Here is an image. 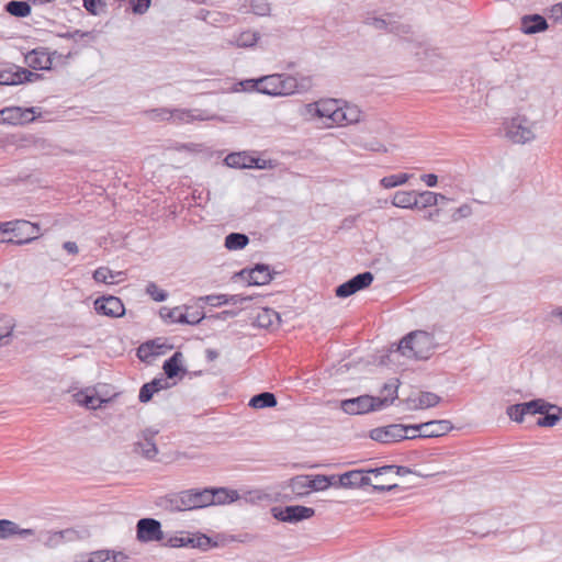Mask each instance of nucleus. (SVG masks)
<instances>
[{
	"mask_svg": "<svg viewBox=\"0 0 562 562\" xmlns=\"http://www.w3.org/2000/svg\"><path fill=\"white\" fill-rule=\"evenodd\" d=\"M526 414L536 415L544 414L548 409H555L562 413V407L547 402L543 398H536L530 402L522 403Z\"/></svg>",
	"mask_w": 562,
	"mask_h": 562,
	"instance_id": "31",
	"label": "nucleus"
},
{
	"mask_svg": "<svg viewBox=\"0 0 562 562\" xmlns=\"http://www.w3.org/2000/svg\"><path fill=\"white\" fill-rule=\"evenodd\" d=\"M153 391L159 392L161 390H166L170 386L167 378H159L154 379L153 381L148 382Z\"/></svg>",
	"mask_w": 562,
	"mask_h": 562,
	"instance_id": "63",
	"label": "nucleus"
},
{
	"mask_svg": "<svg viewBox=\"0 0 562 562\" xmlns=\"http://www.w3.org/2000/svg\"><path fill=\"white\" fill-rule=\"evenodd\" d=\"M34 108H4L0 110V123L10 125H23L34 121Z\"/></svg>",
	"mask_w": 562,
	"mask_h": 562,
	"instance_id": "12",
	"label": "nucleus"
},
{
	"mask_svg": "<svg viewBox=\"0 0 562 562\" xmlns=\"http://www.w3.org/2000/svg\"><path fill=\"white\" fill-rule=\"evenodd\" d=\"M289 487L297 496L307 495L310 490V475H296L289 481Z\"/></svg>",
	"mask_w": 562,
	"mask_h": 562,
	"instance_id": "36",
	"label": "nucleus"
},
{
	"mask_svg": "<svg viewBox=\"0 0 562 562\" xmlns=\"http://www.w3.org/2000/svg\"><path fill=\"white\" fill-rule=\"evenodd\" d=\"M373 279H374L373 274L370 271H366L362 273H358L350 280L355 284L353 286H355L356 291L358 292L360 290L368 288L372 283Z\"/></svg>",
	"mask_w": 562,
	"mask_h": 562,
	"instance_id": "47",
	"label": "nucleus"
},
{
	"mask_svg": "<svg viewBox=\"0 0 562 562\" xmlns=\"http://www.w3.org/2000/svg\"><path fill=\"white\" fill-rule=\"evenodd\" d=\"M392 204L402 209H414L418 206L417 193L415 191H397L395 192Z\"/></svg>",
	"mask_w": 562,
	"mask_h": 562,
	"instance_id": "30",
	"label": "nucleus"
},
{
	"mask_svg": "<svg viewBox=\"0 0 562 562\" xmlns=\"http://www.w3.org/2000/svg\"><path fill=\"white\" fill-rule=\"evenodd\" d=\"M18 524L9 519H0V539L7 540L18 535Z\"/></svg>",
	"mask_w": 562,
	"mask_h": 562,
	"instance_id": "46",
	"label": "nucleus"
},
{
	"mask_svg": "<svg viewBox=\"0 0 562 562\" xmlns=\"http://www.w3.org/2000/svg\"><path fill=\"white\" fill-rule=\"evenodd\" d=\"M547 29V20L540 14L525 15L521 18L520 30L525 34H536Z\"/></svg>",
	"mask_w": 562,
	"mask_h": 562,
	"instance_id": "24",
	"label": "nucleus"
},
{
	"mask_svg": "<svg viewBox=\"0 0 562 562\" xmlns=\"http://www.w3.org/2000/svg\"><path fill=\"white\" fill-rule=\"evenodd\" d=\"M124 273L122 271L114 272L108 267H99L93 272V280L95 282H101L105 284H113L116 282L117 277H122Z\"/></svg>",
	"mask_w": 562,
	"mask_h": 562,
	"instance_id": "37",
	"label": "nucleus"
},
{
	"mask_svg": "<svg viewBox=\"0 0 562 562\" xmlns=\"http://www.w3.org/2000/svg\"><path fill=\"white\" fill-rule=\"evenodd\" d=\"M145 292L155 302H164L168 297V293L165 290L160 289L155 282H148Z\"/></svg>",
	"mask_w": 562,
	"mask_h": 562,
	"instance_id": "50",
	"label": "nucleus"
},
{
	"mask_svg": "<svg viewBox=\"0 0 562 562\" xmlns=\"http://www.w3.org/2000/svg\"><path fill=\"white\" fill-rule=\"evenodd\" d=\"M151 0H133L132 10L135 14H144L150 7Z\"/></svg>",
	"mask_w": 562,
	"mask_h": 562,
	"instance_id": "60",
	"label": "nucleus"
},
{
	"mask_svg": "<svg viewBox=\"0 0 562 562\" xmlns=\"http://www.w3.org/2000/svg\"><path fill=\"white\" fill-rule=\"evenodd\" d=\"M248 243V236L241 233H231L225 238V247L229 250L243 249Z\"/></svg>",
	"mask_w": 562,
	"mask_h": 562,
	"instance_id": "39",
	"label": "nucleus"
},
{
	"mask_svg": "<svg viewBox=\"0 0 562 562\" xmlns=\"http://www.w3.org/2000/svg\"><path fill=\"white\" fill-rule=\"evenodd\" d=\"M206 493L204 488L186 490L165 496L161 498L160 505L169 512L192 510L206 507L205 503L209 501V494Z\"/></svg>",
	"mask_w": 562,
	"mask_h": 562,
	"instance_id": "3",
	"label": "nucleus"
},
{
	"mask_svg": "<svg viewBox=\"0 0 562 562\" xmlns=\"http://www.w3.org/2000/svg\"><path fill=\"white\" fill-rule=\"evenodd\" d=\"M204 492L209 494V501L205 503L206 506L231 504L239 498L236 490L226 487H205Z\"/></svg>",
	"mask_w": 562,
	"mask_h": 562,
	"instance_id": "20",
	"label": "nucleus"
},
{
	"mask_svg": "<svg viewBox=\"0 0 562 562\" xmlns=\"http://www.w3.org/2000/svg\"><path fill=\"white\" fill-rule=\"evenodd\" d=\"M169 108H156L143 111V115L153 122L170 121Z\"/></svg>",
	"mask_w": 562,
	"mask_h": 562,
	"instance_id": "42",
	"label": "nucleus"
},
{
	"mask_svg": "<svg viewBox=\"0 0 562 562\" xmlns=\"http://www.w3.org/2000/svg\"><path fill=\"white\" fill-rule=\"evenodd\" d=\"M361 119V111L357 105H340L339 112L336 113V124L347 125L358 123Z\"/></svg>",
	"mask_w": 562,
	"mask_h": 562,
	"instance_id": "26",
	"label": "nucleus"
},
{
	"mask_svg": "<svg viewBox=\"0 0 562 562\" xmlns=\"http://www.w3.org/2000/svg\"><path fill=\"white\" fill-rule=\"evenodd\" d=\"M136 532L140 542H154L164 539L161 524L154 518L139 519L136 525Z\"/></svg>",
	"mask_w": 562,
	"mask_h": 562,
	"instance_id": "13",
	"label": "nucleus"
},
{
	"mask_svg": "<svg viewBox=\"0 0 562 562\" xmlns=\"http://www.w3.org/2000/svg\"><path fill=\"white\" fill-rule=\"evenodd\" d=\"M307 109L308 112L314 111L318 117L328 120L330 123H327V126H331L336 124V113L339 112L340 105L338 100L328 99L308 104Z\"/></svg>",
	"mask_w": 562,
	"mask_h": 562,
	"instance_id": "18",
	"label": "nucleus"
},
{
	"mask_svg": "<svg viewBox=\"0 0 562 562\" xmlns=\"http://www.w3.org/2000/svg\"><path fill=\"white\" fill-rule=\"evenodd\" d=\"M205 302L211 306H222L228 304L227 294L207 295Z\"/></svg>",
	"mask_w": 562,
	"mask_h": 562,
	"instance_id": "59",
	"label": "nucleus"
},
{
	"mask_svg": "<svg viewBox=\"0 0 562 562\" xmlns=\"http://www.w3.org/2000/svg\"><path fill=\"white\" fill-rule=\"evenodd\" d=\"M183 355L180 351H176L169 359L164 362L162 369L167 379H173L179 373H186L187 370L182 366Z\"/></svg>",
	"mask_w": 562,
	"mask_h": 562,
	"instance_id": "27",
	"label": "nucleus"
},
{
	"mask_svg": "<svg viewBox=\"0 0 562 562\" xmlns=\"http://www.w3.org/2000/svg\"><path fill=\"white\" fill-rule=\"evenodd\" d=\"M5 11L16 18H25L31 13V5L26 1L12 0L5 4Z\"/></svg>",
	"mask_w": 562,
	"mask_h": 562,
	"instance_id": "38",
	"label": "nucleus"
},
{
	"mask_svg": "<svg viewBox=\"0 0 562 562\" xmlns=\"http://www.w3.org/2000/svg\"><path fill=\"white\" fill-rule=\"evenodd\" d=\"M59 538L61 540V544L77 542L86 540L90 537L89 529L81 528H66L64 530H59Z\"/></svg>",
	"mask_w": 562,
	"mask_h": 562,
	"instance_id": "32",
	"label": "nucleus"
},
{
	"mask_svg": "<svg viewBox=\"0 0 562 562\" xmlns=\"http://www.w3.org/2000/svg\"><path fill=\"white\" fill-rule=\"evenodd\" d=\"M15 324L12 317L0 315V340L10 337Z\"/></svg>",
	"mask_w": 562,
	"mask_h": 562,
	"instance_id": "51",
	"label": "nucleus"
},
{
	"mask_svg": "<svg viewBox=\"0 0 562 562\" xmlns=\"http://www.w3.org/2000/svg\"><path fill=\"white\" fill-rule=\"evenodd\" d=\"M83 7L90 14L97 15L99 14L98 8H104L105 2L104 0H83Z\"/></svg>",
	"mask_w": 562,
	"mask_h": 562,
	"instance_id": "58",
	"label": "nucleus"
},
{
	"mask_svg": "<svg viewBox=\"0 0 562 562\" xmlns=\"http://www.w3.org/2000/svg\"><path fill=\"white\" fill-rule=\"evenodd\" d=\"M239 276L247 280L249 285H265L273 279L270 267L265 263H257L251 269H243Z\"/></svg>",
	"mask_w": 562,
	"mask_h": 562,
	"instance_id": "17",
	"label": "nucleus"
},
{
	"mask_svg": "<svg viewBox=\"0 0 562 562\" xmlns=\"http://www.w3.org/2000/svg\"><path fill=\"white\" fill-rule=\"evenodd\" d=\"M127 555L121 551L98 550L81 554L75 562H126Z\"/></svg>",
	"mask_w": 562,
	"mask_h": 562,
	"instance_id": "19",
	"label": "nucleus"
},
{
	"mask_svg": "<svg viewBox=\"0 0 562 562\" xmlns=\"http://www.w3.org/2000/svg\"><path fill=\"white\" fill-rule=\"evenodd\" d=\"M364 24L397 36H407L412 32L411 26L400 22L394 13H385L382 16H368L364 20Z\"/></svg>",
	"mask_w": 562,
	"mask_h": 562,
	"instance_id": "8",
	"label": "nucleus"
},
{
	"mask_svg": "<svg viewBox=\"0 0 562 562\" xmlns=\"http://www.w3.org/2000/svg\"><path fill=\"white\" fill-rule=\"evenodd\" d=\"M390 400H381L380 396L361 395L340 402V408L349 415H361L380 411L389 406Z\"/></svg>",
	"mask_w": 562,
	"mask_h": 562,
	"instance_id": "5",
	"label": "nucleus"
},
{
	"mask_svg": "<svg viewBox=\"0 0 562 562\" xmlns=\"http://www.w3.org/2000/svg\"><path fill=\"white\" fill-rule=\"evenodd\" d=\"M255 324L261 328H272L280 324V315L272 308H261L255 318Z\"/></svg>",
	"mask_w": 562,
	"mask_h": 562,
	"instance_id": "28",
	"label": "nucleus"
},
{
	"mask_svg": "<svg viewBox=\"0 0 562 562\" xmlns=\"http://www.w3.org/2000/svg\"><path fill=\"white\" fill-rule=\"evenodd\" d=\"M335 476H326L323 474L310 475V490L324 491L330 485H334L333 480Z\"/></svg>",
	"mask_w": 562,
	"mask_h": 562,
	"instance_id": "41",
	"label": "nucleus"
},
{
	"mask_svg": "<svg viewBox=\"0 0 562 562\" xmlns=\"http://www.w3.org/2000/svg\"><path fill=\"white\" fill-rule=\"evenodd\" d=\"M414 431H419L416 438H434L446 435L452 429V424L449 420H430L427 423L409 425Z\"/></svg>",
	"mask_w": 562,
	"mask_h": 562,
	"instance_id": "14",
	"label": "nucleus"
},
{
	"mask_svg": "<svg viewBox=\"0 0 562 562\" xmlns=\"http://www.w3.org/2000/svg\"><path fill=\"white\" fill-rule=\"evenodd\" d=\"M547 122L543 106H530L505 123L506 137L515 144H527L538 138Z\"/></svg>",
	"mask_w": 562,
	"mask_h": 562,
	"instance_id": "1",
	"label": "nucleus"
},
{
	"mask_svg": "<svg viewBox=\"0 0 562 562\" xmlns=\"http://www.w3.org/2000/svg\"><path fill=\"white\" fill-rule=\"evenodd\" d=\"M60 37L63 38H67V40H78V38H89V40H94V35L92 32H89V31H81V30H75L74 32H66V33H63L59 35Z\"/></svg>",
	"mask_w": 562,
	"mask_h": 562,
	"instance_id": "57",
	"label": "nucleus"
},
{
	"mask_svg": "<svg viewBox=\"0 0 562 562\" xmlns=\"http://www.w3.org/2000/svg\"><path fill=\"white\" fill-rule=\"evenodd\" d=\"M168 544L172 548L188 547L187 537H172L168 540Z\"/></svg>",
	"mask_w": 562,
	"mask_h": 562,
	"instance_id": "64",
	"label": "nucleus"
},
{
	"mask_svg": "<svg viewBox=\"0 0 562 562\" xmlns=\"http://www.w3.org/2000/svg\"><path fill=\"white\" fill-rule=\"evenodd\" d=\"M277 397L273 393L262 392L252 396L249 401V406L252 408H268L277 405Z\"/></svg>",
	"mask_w": 562,
	"mask_h": 562,
	"instance_id": "35",
	"label": "nucleus"
},
{
	"mask_svg": "<svg viewBox=\"0 0 562 562\" xmlns=\"http://www.w3.org/2000/svg\"><path fill=\"white\" fill-rule=\"evenodd\" d=\"M77 404L85 406L89 409H98L102 407V404L106 403L108 400L101 398L93 389H86L77 392L74 395Z\"/></svg>",
	"mask_w": 562,
	"mask_h": 562,
	"instance_id": "23",
	"label": "nucleus"
},
{
	"mask_svg": "<svg viewBox=\"0 0 562 562\" xmlns=\"http://www.w3.org/2000/svg\"><path fill=\"white\" fill-rule=\"evenodd\" d=\"M435 348V337L424 330L412 331L398 345L400 352L407 358L428 359Z\"/></svg>",
	"mask_w": 562,
	"mask_h": 562,
	"instance_id": "4",
	"label": "nucleus"
},
{
	"mask_svg": "<svg viewBox=\"0 0 562 562\" xmlns=\"http://www.w3.org/2000/svg\"><path fill=\"white\" fill-rule=\"evenodd\" d=\"M409 425L391 424L370 430V438L382 443L397 442L404 439H416V435H409Z\"/></svg>",
	"mask_w": 562,
	"mask_h": 562,
	"instance_id": "7",
	"label": "nucleus"
},
{
	"mask_svg": "<svg viewBox=\"0 0 562 562\" xmlns=\"http://www.w3.org/2000/svg\"><path fill=\"white\" fill-rule=\"evenodd\" d=\"M315 515V510L312 507L302 505H290L283 508H272V516L279 521L283 522H299L305 519H310Z\"/></svg>",
	"mask_w": 562,
	"mask_h": 562,
	"instance_id": "11",
	"label": "nucleus"
},
{
	"mask_svg": "<svg viewBox=\"0 0 562 562\" xmlns=\"http://www.w3.org/2000/svg\"><path fill=\"white\" fill-rule=\"evenodd\" d=\"M224 162L226 166L236 169H245V168H257L265 169L267 168V161L260 159L258 157H254L248 155L246 151L239 153H231L228 154Z\"/></svg>",
	"mask_w": 562,
	"mask_h": 562,
	"instance_id": "15",
	"label": "nucleus"
},
{
	"mask_svg": "<svg viewBox=\"0 0 562 562\" xmlns=\"http://www.w3.org/2000/svg\"><path fill=\"white\" fill-rule=\"evenodd\" d=\"M158 430L151 427L143 429L136 436L133 443V453L140 456L147 460H154L158 454V447L155 441Z\"/></svg>",
	"mask_w": 562,
	"mask_h": 562,
	"instance_id": "10",
	"label": "nucleus"
},
{
	"mask_svg": "<svg viewBox=\"0 0 562 562\" xmlns=\"http://www.w3.org/2000/svg\"><path fill=\"white\" fill-rule=\"evenodd\" d=\"M371 480L366 475L364 470H351L339 475L338 486L345 488L362 487L370 485Z\"/></svg>",
	"mask_w": 562,
	"mask_h": 562,
	"instance_id": "21",
	"label": "nucleus"
},
{
	"mask_svg": "<svg viewBox=\"0 0 562 562\" xmlns=\"http://www.w3.org/2000/svg\"><path fill=\"white\" fill-rule=\"evenodd\" d=\"M25 64L36 70H48L53 61L46 49L35 48L25 55Z\"/></svg>",
	"mask_w": 562,
	"mask_h": 562,
	"instance_id": "22",
	"label": "nucleus"
},
{
	"mask_svg": "<svg viewBox=\"0 0 562 562\" xmlns=\"http://www.w3.org/2000/svg\"><path fill=\"white\" fill-rule=\"evenodd\" d=\"M543 416L538 418L537 426L539 427H553L555 426L560 419L562 418V413L555 409H548L547 413L542 414Z\"/></svg>",
	"mask_w": 562,
	"mask_h": 562,
	"instance_id": "43",
	"label": "nucleus"
},
{
	"mask_svg": "<svg viewBox=\"0 0 562 562\" xmlns=\"http://www.w3.org/2000/svg\"><path fill=\"white\" fill-rule=\"evenodd\" d=\"M353 285L355 284L351 280H348L347 282L338 285L335 293L338 297H348L357 292Z\"/></svg>",
	"mask_w": 562,
	"mask_h": 562,
	"instance_id": "56",
	"label": "nucleus"
},
{
	"mask_svg": "<svg viewBox=\"0 0 562 562\" xmlns=\"http://www.w3.org/2000/svg\"><path fill=\"white\" fill-rule=\"evenodd\" d=\"M170 121L178 124L191 123L195 120L203 121L207 119L202 114L195 115L193 114V111L188 109H170Z\"/></svg>",
	"mask_w": 562,
	"mask_h": 562,
	"instance_id": "34",
	"label": "nucleus"
},
{
	"mask_svg": "<svg viewBox=\"0 0 562 562\" xmlns=\"http://www.w3.org/2000/svg\"><path fill=\"white\" fill-rule=\"evenodd\" d=\"M159 315L169 324H183V322H188V313L183 312L181 306H176L173 308L164 306L160 308Z\"/></svg>",
	"mask_w": 562,
	"mask_h": 562,
	"instance_id": "33",
	"label": "nucleus"
},
{
	"mask_svg": "<svg viewBox=\"0 0 562 562\" xmlns=\"http://www.w3.org/2000/svg\"><path fill=\"white\" fill-rule=\"evenodd\" d=\"M312 85V78L308 76L288 74H272L255 80L258 92L272 97L306 92Z\"/></svg>",
	"mask_w": 562,
	"mask_h": 562,
	"instance_id": "2",
	"label": "nucleus"
},
{
	"mask_svg": "<svg viewBox=\"0 0 562 562\" xmlns=\"http://www.w3.org/2000/svg\"><path fill=\"white\" fill-rule=\"evenodd\" d=\"M250 8L256 15L265 16L270 12V4L267 0H251Z\"/></svg>",
	"mask_w": 562,
	"mask_h": 562,
	"instance_id": "53",
	"label": "nucleus"
},
{
	"mask_svg": "<svg viewBox=\"0 0 562 562\" xmlns=\"http://www.w3.org/2000/svg\"><path fill=\"white\" fill-rule=\"evenodd\" d=\"M506 413L508 417L516 423H522L524 416L527 415L522 403L508 406Z\"/></svg>",
	"mask_w": 562,
	"mask_h": 562,
	"instance_id": "52",
	"label": "nucleus"
},
{
	"mask_svg": "<svg viewBox=\"0 0 562 562\" xmlns=\"http://www.w3.org/2000/svg\"><path fill=\"white\" fill-rule=\"evenodd\" d=\"M440 396L432 392H420L416 397L408 398L409 408L426 409L440 403Z\"/></svg>",
	"mask_w": 562,
	"mask_h": 562,
	"instance_id": "25",
	"label": "nucleus"
},
{
	"mask_svg": "<svg viewBox=\"0 0 562 562\" xmlns=\"http://www.w3.org/2000/svg\"><path fill=\"white\" fill-rule=\"evenodd\" d=\"M41 540L47 548H57L61 546L58 531H46Z\"/></svg>",
	"mask_w": 562,
	"mask_h": 562,
	"instance_id": "54",
	"label": "nucleus"
},
{
	"mask_svg": "<svg viewBox=\"0 0 562 562\" xmlns=\"http://www.w3.org/2000/svg\"><path fill=\"white\" fill-rule=\"evenodd\" d=\"M188 547L207 550L211 547V539L205 535L187 536Z\"/></svg>",
	"mask_w": 562,
	"mask_h": 562,
	"instance_id": "49",
	"label": "nucleus"
},
{
	"mask_svg": "<svg viewBox=\"0 0 562 562\" xmlns=\"http://www.w3.org/2000/svg\"><path fill=\"white\" fill-rule=\"evenodd\" d=\"M244 497L247 502H251V503L270 501V495L267 492H265L263 490H259V488L248 491Z\"/></svg>",
	"mask_w": 562,
	"mask_h": 562,
	"instance_id": "55",
	"label": "nucleus"
},
{
	"mask_svg": "<svg viewBox=\"0 0 562 562\" xmlns=\"http://www.w3.org/2000/svg\"><path fill=\"white\" fill-rule=\"evenodd\" d=\"M260 35L257 32L252 31H244L239 34L234 35L229 40H227V44L229 46H236L240 48L252 47L259 41Z\"/></svg>",
	"mask_w": 562,
	"mask_h": 562,
	"instance_id": "29",
	"label": "nucleus"
},
{
	"mask_svg": "<svg viewBox=\"0 0 562 562\" xmlns=\"http://www.w3.org/2000/svg\"><path fill=\"white\" fill-rule=\"evenodd\" d=\"M418 206L420 209L430 207L439 203V199H446V195L431 191L417 193Z\"/></svg>",
	"mask_w": 562,
	"mask_h": 562,
	"instance_id": "40",
	"label": "nucleus"
},
{
	"mask_svg": "<svg viewBox=\"0 0 562 562\" xmlns=\"http://www.w3.org/2000/svg\"><path fill=\"white\" fill-rule=\"evenodd\" d=\"M400 382L397 379L391 380L390 382L385 383L382 387V393L384 394L383 397H380L381 400H390L389 405H391L394 400L397 397V389H398Z\"/></svg>",
	"mask_w": 562,
	"mask_h": 562,
	"instance_id": "48",
	"label": "nucleus"
},
{
	"mask_svg": "<svg viewBox=\"0 0 562 562\" xmlns=\"http://www.w3.org/2000/svg\"><path fill=\"white\" fill-rule=\"evenodd\" d=\"M161 348L162 345H159L156 340L147 341L138 348V357L143 359L149 356H158L161 353Z\"/></svg>",
	"mask_w": 562,
	"mask_h": 562,
	"instance_id": "45",
	"label": "nucleus"
},
{
	"mask_svg": "<svg viewBox=\"0 0 562 562\" xmlns=\"http://www.w3.org/2000/svg\"><path fill=\"white\" fill-rule=\"evenodd\" d=\"M8 233H12L18 239H13L12 244L26 245L41 237V227L38 223H32L26 220L9 221L4 225Z\"/></svg>",
	"mask_w": 562,
	"mask_h": 562,
	"instance_id": "6",
	"label": "nucleus"
},
{
	"mask_svg": "<svg viewBox=\"0 0 562 562\" xmlns=\"http://www.w3.org/2000/svg\"><path fill=\"white\" fill-rule=\"evenodd\" d=\"M94 310L98 314L109 317H121L125 313L122 301L113 295L97 299L94 301Z\"/></svg>",
	"mask_w": 562,
	"mask_h": 562,
	"instance_id": "16",
	"label": "nucleus"
},
{
	"mask_svg": "<svg viewBox=\"0 0 562 562\" xmlns=\"http://www.w3.org/2000/svg\"><path fill=\"white\" fill-rule=\"evenodd\" d=\"M154 393H155V391H153L149 383H145L139 390V394H138L139 402L140 403L149 402L151 400Z\"/></svg>",
	"mask_w": 562,
	"mask_h": 562,
	"instance_id": "61",
	"label": "nucleus"
},
{
	"mask_svg": "<svg viewBox=\"0 0 562 562\" xmlns=\"http://www.w3.org/2000/svg\"><path fill=\"white\" fill-rule=\"evenodd\" d=\"M41 78L40 74L14 64H0V85L15 86L24 82H32Z\"/></svg>",
	"mask_w": 562,
	"mask_h": 562,
	"instance_id": "9",
	"label": "nucleus"
},
{
	"mask_svg": "<svg viewBox=\"0 0 562 562\" xmlns=\"http://www.w3.org/2000/svg\"><path fill=\"white\" fill-rule=\"evenodd\" d=\"M472 214V209L469 204H462L452 213V220L459 221L460 218L468 217Z\"/></svg>",
	"mask_w": 562,
	"mask_h": 562,
	"instance_id": "62",
	"label": "nucleus"
},
{
	"mask_svg": "<svg viewBox=\"0 0 562 562\" xmlns=\"http://www.w3.org/2000/svg\"><path fill=\"white\" fill-rule=\"evenodd\" d=\"M409 178H411V176L407 173L391 175V176L383 177L380 180V184L385 189H391V188L406 183Z\"/></svg>",
	"mask_w": 562,
	"mask_h": 562,
	"instance_id": "44",
	"label": "nucleus"
}]
</instances>
